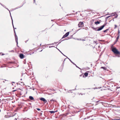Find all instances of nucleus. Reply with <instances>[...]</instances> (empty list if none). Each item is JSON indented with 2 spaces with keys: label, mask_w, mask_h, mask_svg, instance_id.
<instances>
[{
  "label": "nucleus",
  "mask_w": 120,
  "mask_h": 120,
  "mask_svg": "<svg viewBox=\"0 0 120 120\" xmlns=\"http://www.w3.org/2000/svg\"><path fill=\"white\" fill-rule=\"evenodd\" d=\"M91 28L94 30L96 31H99L103 29L104 27L102 26H100V27L96 28H94L93 27H91Z\"/></svg>",
  "instance_id": "nucleus-1"
},
{
  "label": "nucleus",
  "mask_w": 120,
  "mask_h": 120,
  "mask_svg": "<svg viewBox=\"0 0 120 120\" xmlns=\"http://www.w3.org/2000/svg\"><path fill=\"white\" fill-rule=\"evenodd\" d=\"M84 23L83 22H80L78 24V26L79 27L81 28L83 27L84 26Z\"/></svg>",
  "instance_id": "nucleus-2"
},
{
  "label": "nucleus",
  "mask_w": 120,
  "mask_h": 120,
  "mask_svg": "<svg viewBox=\"0 0 120 120\" xmlns=\"http://www.w3.org/2000/svg\"><path fill=\"white\" fill-rule=\"evenodd\" d=\"M118 50L115 47H114L112 50V51L114 53L116 54Z\"/></svg>",
  "instance_id": "nucleus-3"
},
{
  "label": "nucleus",
  "mask_w": 120,
  "mask_h": 120,
  "mask_svg": "<svg viewBox=\"0 0 120 120\" xmlns=\"http://www.w3.org/2000/svg\"><path fill=\"white\" fill-rule=\"evenodd\" d=\"M69 32H68L66 33L63 36L60 40H61L62 39L65 38L68 36L69 34Z\"/></svg>",
  "instance_id": "nucleus-4"
},
{
  "label": "nucleus",
  "mask_w": 120,
  "mask_h": 120,
  "mask_svg": "<svg viewBox=\"0 0 120 120\" xmlns=\"http://www.w3.org/2000/svg\"><path fill=\"white\" fill-rule=\"evenodd\" d=\"M39 99L41 101H43L44 103H46L47 102V100L44 98L41 97V98H39Z\"/></svg>",
  "instance_id": "nucleus-5"
},
{
  "label": "nucleus",
  "mask_w": 120,
  "mask_h": 120,
  "mask_svg": "<svg viewBox=\"0 0 120 120\" xmlns=\"http://www.w3.org/2000/svg\"><path fill=\"white\" fill-rule=\"evenodd\" d=\"M111 15H112L108 16L106 17V18H105V19L106 20V21H107L109 17H112L115 15V14H114L113 13H112L111 14Z\"/></svg>",
  "instance_id": "nucleus-6"
},
{
  "label": "nucleus",
  "mask_w": 120,
  "mask_h": 120,
  "mask_svg": "<svg viewBox=\"0 0 120 120\" xmlns=\"http://www.w3.org/2000/svg\"><path fill=\"white\" fill-rule=\"evenodd\" d=\"M69 61L71 62V63L74 65H75L76 67L80 70H81V68H79V67L77 66L70 59H69Z\"/></svg>",
  "instance_id": "nucleus-7"
},
{
  "label": "nucleus",
  "mask_w": 120,
  "mask_h": 120,
  "mask_svg": "<svg viewBox=\"0 0 120 120\" xmlns=\"http://www.w3.org/2000/svg\"><path fill=\"white\" fill-rule=\"evenodd\" d=\"M15 41H16V43H17V45H18V38H17V36L16 35V34H15Z\"/></svg>",
  "instance_id": "nucleus-8"
},
{
  "label": "nucleus",
  "mask_w": 120,
  "mask_h": 120,
  "mask_svg": "<svg viewBox=\"0 0 120 120\" xmlns=\"http://www.w3.org/2000/svg\"><path fill=\"white\" fill-rule=\"evenodd\" d=\"M88 73L87 72H85L84 73V75H83V77H84V75L85 76V77H87L88 76Z\"/></svg>",
  "instance_id": "nucleus-9"
},
{
  "label": "nucleus",
  "mask_w": 120,
  "mask_h": 120,
  "mask_svg": "<svg viewBox=\"0 0 120 120\" xmlns=\"http://www.w3.org/2000/svg\"><path fill=\"white\" fill-rule=\"evenodd\" d=\"M19 56L21 59H22L24 58V56L23 54H20Z\"/></svg>",
  "instance_id": "nucleus-10"
},
{
  "label": "nucleus",
  "mask_w": 120,
  "mask_h": 120,
  "mask_svg": "<svg viewBox=\"0 0 120 120\" xmlns=\"http://www.w3.org/2000/svg\"><path fill=\"white\" fill-rule=\"evenodd\" d=\"M63 67L62 66H61L58 70V71L61 72L63 69Z\"/></svg>",
  "instance_id": "nucleus-11"
},
{
  "label": "nucleus",
  "mask_w": 120,
  "mask_h": 120,
  "mask_svg": "<svg viewBox=\"0 0 120 120\" xmlns=\"http://www.w3.org/2000/svg\"><path fill=\"white\" fill-rule=\"evenodd\" d=\"M31 100H33L34 101H35V100L34 99V98L33 97L30 96V101Z\"/></svg>",
  "instance_id": "nucleus-12"
},
{
  "label": "nucleus",
  "mask_w": 120,
  "mask_h": 120,
  "mask_svg": "<svg viewBox=\"0 0 120 120\" xmlns=\"http://www.w3.org/2000/svg\"><path fill=\"white\" fill-rule=\"evenodd\" d=\"M107 24V22H106V20L105 19V23L102 26L104 28L106 25Z\"/></svg>",
  "instance_id": "nucleus-13"
},
{
  "label": "nucleus",
  "mask_w": 120,
  "mask_h": 120,
  "mask_svg": "<svg viewBox=\"0 0 120 120\" xmlns=\"http://www.w3.org/2000/svg\"><path fill=\"white\" fill-rule=\"evenodd\" d=\"M118 41V40H117L116 39V40L115 41H114V42L113 45H112V46H111V48H112V47L113 46V45L115 44Z\"/></svg>",
  "instance_id": "nucleus-14"
},
{
  "label": "nucleus",
  "mask_w": 120,
  "mask_h": 120,
  "mask_svg": "<svg viewBox=\"0 0 120 120\" xmlns=\"http://www.w3.org/2000/svg\"><path fill=\"white\" fill-rule=\"evenodd\" d=\"M94 23L96 25H97L98 24H100V22L98 21H96L94 22Z\"/></svg>",
  "instance_id": "nucleus-15"
},
{
  "label": "nucleus",
  "mask_w": 120,
  "mask_h": 120,
  "mask_svg": "<svg viewBox=\"0 0 120 120\" xmlns=\"http://www.w3.org/2000/svg\"><path fill=\"white\" fill-rule=\"evenodd\" d=\"M109 28H110V27H109V28H108L106 30H104L103 31V32H107V31L109 30Z\"/></svg>",
  "instance_id": "nucleus-16"
},
{
  "label": "nucleus",
  "mask_w": 120,
  "mask_h": 120,
  "mask_svg": "<svg viewBox=\"0 0 120 120\" xmlns=\"http://www.w3.org/2000/svg\"><path fill=\"white\" fill-rule=\"evenodd\" d=\"M101 68L103 69L104 70H106L107 69V68L106 67H101Z\"/></svg>",
  "instance_id": "nucleus-17"
},
{
  "label": "nucleus",
  "mask_w": 120,
  "mask_h": 120,
  "mask_svg": "<svg viewBox=\"0 0 120 120\" xmlns=\"http://www.w3.org/2000/svg\"><path fill=\"white\" fill-rule=\"evenodd\" d=\"M19 84L22 85H24V83H23L22 82H19Z\"/></svg>",
  "instance_id": "nucleus-18"
},
{
  "label": "nucleus",
  "mask_w": 120,
  "mask_h": 120,
  "mask_svg": "<svg viewBox=\"0 0 120 120\" xmlns=\"http://www.w3.org/2000/svg\"><path fill=\"white\" fill-rule=\"evenodd\" d=\"M56 43V42H55L54 43H51V44H48L47 45H54V44Z\"/></svg>",
  "instance_id": "nucleus-19"
},
{
  "label": "nucleus",
  "mask_w": 120,
  "mask_h": 120,
  "mask_svg": "<svg viewBox=\"0 0 120 120\" xmlns=\"http://www.w3.org/2000/svg\"><path fill=\"white\" fill-rule=\"evenodd\" d=\"M49 112L51 113H53L55 112H54V111H49Z\"/></svg>",
  "instance_id": "nucleus-20"
},
{
  "label": "nucleus",
  "mask_w": 120,
  "mask_h": 120,
  "mask_svg": "<svg viewBox=\"0 0 120 120\" xmlns=\"http://www.w3.org/2000/svg\"><path fill=\"white\" fill-rule=\"evenodd\" d=\"M58 50L59 51V52L63 54V55L65 56H66L64 54H63V53H62V52L59 49H58Z\"/></svg>",
  "instance_id": "nucleus-21"
},
{
  "label": "nucleus",
  "mask_w": 120,
  "mask_h": 120,
  "mask_svg": "<svg viewBox=\"0 0 120 120\" xmlns=\"http://www.w3.org/2000/svg\"><path fill=\"white\" fill-rule=\"evenodd\" d=\"M120 35H118L117 36L116 38V40H118H118L119 38Z\"/></svg>",
  "instance_id": "nucleus-22"
},
{
  "label": "nucleus",
  "mask_w": 120,
  "mask_h": 120,
  "mask_svg": "<svg viewBox=\"0 0 120 120\" xmlns=\"http://www.w3.org/2000/svg\"><path fill=\"white\" fill-rule=\"evenodd\" d=\"M116 54H118L120 55V52L118 50Z\"/></svg>",
  "instance_id": "nucleus-23"
},
{
  "label": "nucleus",
  "mask_w": 120,
  "mask_h": 120,
  "mask_svg": "<svg viewBox=\"0 0 120 120\" xmlns=\"http://www.w3.org/2000/svg\"><path fill=\"white\" fill-rule=\"evenodd\" d=\"M72 90H68V93H70V92L71 93H72V92L71 91Z\"/></svg>",
  "instance_id": "nucleus-24"
},
{
  "label": "nucleus",
  "mask_w": 120,
  "mask_h": 120,
  "mask_svg": "<svg viewBox=\"0 0 120 120\" xmlns=\"http://www.w3.org/2000/svg\"><path fill=\"white\" fill-rule=\"evenodd\" d=\"M10 16H11V19L12 23V24H13V19H12V16H11V13H10Z\"/></svg>",
  "instance_id": "nucleus-25"
},
{
  "label": "nucleus",
  "mask_w": 120,
  "mask_h": 120,
  "mask_svg": "<svg viewBox=\"0 0 120 120\" xmlns=\"http://www.w3.org/2000/svg\"><path fill=\"white\" fill-rule=\"evenodd\" d=\"M101 101L100 100H99V101H96V103H98H98H99V102H100V101Z\"/></svg>",
  "instance_id": "nucleus-26"
},
{
  "label": "nucleus",
  "mask_w": 120,
  "mask_h": 120,
  "mask_svg": "<svg viewBox=\"0 0 120 120\" xmlns=\"http://www.w3.org/2000/svg\"><path fill=\"white\" fill-rule=\"evenodd\" d=\"M12 24L13 26V28H14V32L15 34H16V33H15V29H14V28H14V25H13V23Z\"/></svg>",
  "instance_id": "nucleus-27"
},
{
  "label": "nucleus",
  "mask_w": 120,
  "mask_h": 120,
  "mask_svg": "<svg viewBox=\"0 0 120 120\" xmlns=\"http://www.w3.org/2000/svg\"><path fill=\"white\" fill-rule=\"evenodd\" d=\"M12 24L13 26V28H14V32L15 34H16V33H15V29H14V28H14V25H13V23Z\"/></svg>",
  "instance_id": "nucleus-28"
},
{
  "label": "nucleus",
  "mask_w": 120,
  "mask_h": 120,
  "mask_svg": "<svg viewBox=\"0 0 120 120\" xmlns=\"http://www.w3.org/2000/svg\"><path fill=\"white\" fill-rule=\"evenodd\" d=\"M120 31L119 30H118V35H120Z\"/></svg>",
  "instance_id": "nucleus-29"
},
{
  "label": "nucleus",
  "mask_w": 120,
  "mask_h": 120,
  "mask_svg": "<svg viewBox=\"0 0 120 120\" xmlns=\"http://www.w3.org/2000/svg\"><path fill=\"white\" fill-rule=\"evenodd\" d=\"M115 17L114 18H117V17L118 16V15L117 14H116V15H115Z\"/></svg>",
  "instance_id": "nucleus-30"
},
{
  "label": "nucleus",
  "mask_w": 120,
  "mask_h": 120,
  "mask_svg": "<svg viewBox=\"0 0 120 120\" xmlns=\"http://www.w3.org/2000/svg\"><path fill=\"white\" fill-rule=\"evenodd\" d=\"M67 38L68 39H68H69L72 38V37H68Z\"/></svg>",
  "instance_id": "nucleus-31"
},
{
  "label": "nucleus",
  "mask_w": 120,
  "mask_h": 120,
  "mask_svg": "<svg viewBox=\"0 0 120 120\" xmlns=\"http://www.w3.org/2000/svg\"><path fill=\"white\" fill-rule=\"evenodd\" d=\"M115 27L114 28V29H116L117 27V26L116 25H115Z\"/></svg>",
  "instance_id": "nucleus-32"
},
{
  "label": "nucleus",
  "mask_w": 120,
  "mask_h": 120,
  "mask_svg": "<svg viewBox=\"0 0 120 120\" xmlns=\"http://www.w3.org/2000/svg\"><path fill=\"white\" fill-rule=\"evenodd\" d=\"M68 40V39L67 38H65L64 39V40H62L61 41H64L65 40Z\"/></svg>",
  "instance_id": "nucleus-33"
},
{
  "label": "nucleus",
  "mask_w": 120,
  "mask_h": 120,
  "mask_svg": "<svg viewBox=\"0 0 120 120\" xmlns=\"http://www.w3.org/2000/svg\"><path fill=\"white\" fill-rule=\"evenodd\" d=\"M30 89H32L33 90H34V89H35V88L34 87H32L31 88V87H30Z\"/></svg>",
  "instance_id": "nucleus-34"
},
{
  "label": "nucleus",
  "mask_w": 120,
  "mask_h": 120,
  "mask_svg": "<svg viewBox=\"0 0 120 120\" xmlns=\"http://www.w3.org/2000/svg\"><path fill=\"white\" fill-rule=\"evenodd\" d=\"M31 50H30V55L31 54V53L32 54H33L34 53V52H32V51H31Z\"/></svg>",
  "instance_id": "nucleus-35"
},
{
  "label": "nucleus",
  "mask_w": 120,
  "mask_h": 120,
  "mask_svg": "<svg viewBox=\"0 0 120 120\" xmlns=\"http://www.w3.org/2000/svg\"><path fill=\"white\" fill-rule=\"evenodd\" d=\"M81 110H80L79 111H76V112H75V113H78V112H80V111Z\"/></svg>",
  "instance_id": "nucleus-36"
},
{
  "label": "nucleus",
  "mask_w": 120,
  "mask_h": 120,
  "mask_svg": "<svg viewBox=\"0 0 120 120\" xmlns=\"http://www.w3.org/2000/svg\"><path fill=\"white\" fill-rule=\"evenodd\" d=\"M36 109L38 111H39L40 110V109L39 108H37Z\"/></svg>",
  "instance_id": "nucleus-37"
},
{
  "label": "nucleus",
  "mask_w": 120,
  "mask_h": 120,
  "mask_svg": "<svg viewBox=\"0 0 120 120\" xmlns=\"http://www.w3.org/2000/svg\"><path fill=\"white\" fill-rule=\"evenodd\" d=\"M49 48H51V47H54V46H49Z\"/></svg>",
  "instance_id": "nucleus-38"
},
{
  "label": "nucleus",
  "mask_w": 120,
  "mask_h": 120,
  "mask_svg": "<svg viewBox=\"0 0 120 120\" xmlns=\"http://www.w3.org/2000/svg\"><path fill=\"white\" fill-rule=\"evenodd\" d=\"M78 30H75V33H76L77 32H78Z\"/></svg>",
  "instance_id": "nucleus-39"
},
{
  "label": "nucleus",
  "mask_w": 120,
  "mask_h": 120,
  "mask_svg": "<svg viewBox=\"0 0 120 120\" xmlns=\"http://www.w3.org/2000/svg\"><path fill=\"white\" fill-rule=\"evenodd\" d=\"M51 101H55L54 100H53V99H52V100H51Z\"/></svg>",
  "instance_id": "nucleus-40"
},
{
  "label": "nucleus",
  "mask_w": 120,
  "mask_h": 120,
  "mask_svg": "<svg viewBox=\"0 0 120 120\" xmlns=\"http://www.w3.org/2000/svg\"><path fill=\"white\" fill-rule=\"evenodd\" d=\"M84 28H83V29L82 28H79V29L78 30L79 31V30H80L81 29H84Z\"/></svg>",
  "instance_id": "nucleus-41"
},
{
  "label": "nucleus",
  "mask_w": 120,
  "mask_h": 120,
  "mask_svg": "<svg viewBox=\"0 0 120 120\" xmlns=\"http://www.w3.org/2000/svg\"><path fill=\"white\" fill-rule=\"evenodd\" d=\"M103 103V102L101 101H100V102H99V103H98V104H99V103H101L102 104Z\"/></svg>",
  "instance_id": "nucleus-42"
},
{
  "label": "nucleus",
  "mask_w": 120,
  "mask_h": 120,
  "mask_svg": "<svg viewBox=\"0 0 120 120\" xmlns=\"http://www.w3.org/2000/svg\"><path fill=\"white\" fill-rule=\"evenodd\" d=\"M114 13V14H115V15H116V14H117V13H116V12H114V13Z\"/></svg>",
  "instance_id": "nucleus-43"
},
{
  "label": "nucleus",
  "mask_w": 120,
  "mask_h": 120,
  "mask_svg": "<svg viewBox=\"0 0 120 120\" xmlns=\"http://www.w3.org/2000/svg\"><path fill=\"white\" fill-rule=\"evenodd\" d=\"M5 81H8L7 80H4V81H3V82H4V83L5 82Z\"/></svg>",
  "instance_id": "nucleus-44"
},
{
  "label": "nucleus",
  "mask_w": 120,
  "mask_h": 120,
  "mask_svg": "<svg viewBox=\"0 0 120 120\" xmlns=\"http://www.w3.org/2000/svg\"><path fill=\"white\" fill-rule=\"evenodd\" d=\"M95 19H92V20H91V21H92V22H93L94 21V20Z\"/></svg>",
  "instance_id": "nucleus-45"
},
{
  "label": "nucleus",
  "mask_w": 120,
  "mask_h": 120,
  "mask_svg": "<svg viewBox=\"0 0 120 120\" xmlns=\"http://www.w3.org/2000/svg\"><path fill=\"white\" fill-rule=\"evenodd\" d=\"M67 59V58H65L64 59V61H63V63H64L65 61V60L66 59Z\"/></svg>",
  "instance_id": "nucleus-46"
},
{
  "label": "nucleus",
  "mask_w": 120,
  "mask_h": 120,
  "mask_svg": "<svg viewBox=\"0 0 120 120\" xmlns=\"http://www.w3.org/2000/svg\"><path fill=\"white\" fill-rule=\"evenodd\" d=\"M99 22H100H100H101V20H99Z\"/></svg>",
  "instance_id": "nucleus-47"
},
{
  "label": "nucleus",
  "mask_w": 120,
  "mask_h": 120,
  "mask_svg": "<svg viewBox=\"0 0 120 120\" xmlns=\"http://www.w3.org/2000/svg\"><path fill=\"white\" fill-rule=\"evenodd\" d=\"M68 113H66V115H68Z\"/></svg>",
  "instance_id": "nucleus-48"
},
{
  "label": "nucleus",
  "mask_w": 120,
  "mask_h": 120,
  "mask_svg": "<svg viewBox=\"0 0 120 120\" xmlns=\"http://www.w3.org/2000/svg\"><path fill=\"white\" fill-rule=\"evenodd\" d=\"M40 115L41 116L42 115V113H40Z\"/></svg>",
  "instance_id": "nucleus-49"
},
{
  "label": "nucleus",
  "mask_w": 120,
  "mask_h": 120,
  "mask_svg": "<svg viewBox=\"0 0 120 120\" xmlns=\"http://www.w3.org/2000/svg\"><path fill=\"white\" fill-rule=\"evenodd\" d=\"M35 2V0H34V3Z\"/></svg>",
  "instance_id": "nucleus-50"
},
{
  "label": "nucleus",
  "mask_w": 120,
  "mask_h": 120,
  "mask_svg": "<svg viewBox=\"0 0 120 120\" xmlns=\"http://www.w3.org/2000/svg\"><path fill=\"white\" fill-rule=\"evenodd\" d=\"M90 118V116H87V119L88 118Z\"/></svg>",
  "instance_id": "nucleus-51"
},
{
  "label": "nucleus",
  "mask_w": 120,
  "mask_h": 120,
  "mask_svg": "<svg viewBox=\"0 0 120 120\" xmlns=\"http://www.w3.org/2000/svg\"><path fill=\"white\" fill-rule=\"evenodd\" d=\"M117 56L118 57H120V56H119V55H117Z\"/></svg>",
  "instance_id": "nucleus-52"
},
{
  "label": "nucleus",
  "mask_w": 120,
  "mask_h": 120,
  "mask_svg": "<svg viewBox=\"0 0 120 120\" xmlns=\"http://www.w3.org/2000/svg\"><path fill=\"white\" fill-rule=\"evenodd\" d=\"M11 52H14V51L13 50H12L11 51Z\"/></svg>",
  "instance_id": "nucleus-53"
},
{
  "label": "nucleus",
  "mask_w": 120,
  "mask_h": 120,
  "mask_svg": "<svg viewBox=\"0 0 120 120\" xmlns=\"http://www.w3.org/2000/svg\"><path fill=\"white\" fill-rule=\"evenodd\" d=\"M98 103H96V104H95V105H97L98 104Z\"/></svg>",
  "instance_id": "nucleus-54"
},
{
  "label": "nucleus",
  "mask_w": 120,
  "mask_h": 120,
  "mask_svg": "<svg viewBox=\"0 0 120 120\" xmlns=\"http://www.w3.org/2000/svg\"><path fill=\"white\" fill-rule=\"evenodd\" d=\"M76 88H75V89H73V90H76Z\"/></svg>",
  "instance_id": "nucleus-55"
},
{
  "label": "nucleus",
  "mask_w": 120,
  "mask_h": 120,
  "mask_svg": "<svg viewBox=\"0 0 120 120\" xmlns=\"http://www.w3.org/2000/svg\"><path fill=\"white\" fill-rule=\"evenodd\" d=\"M82 41H85V39H82Z\"/></svg>",
  "instance_id": "nucleus-56"
},
{
  "label": "nucleus",
  "mask_w": 120,
  "mask_h": 120,
  "mask_svg": "<svg viewBox=\"0 0 120 120\" xmlns=\"http://www.w3.org/2000/svg\"><path fill=\"white\" fill-rule=\"evenodd\" d=\"M34 73H33V72L32 73V75H34Z\"/></svg>",
  "instance_id": "nucleus-57"
},
{
  "label": "nucleus",
  "mask_w": 120,
  "mask_h": 120,
  "mask_svg": "<svg viewBox=\"0 0 120 120\" xmlns=\"http://www.w3.org/2000/svg\"><path fill=\"white\" fill-rule=\"evenodd\" d=\"M103 16H101V17H99L98 18H101V17H103Z\"/></svg>",
  "instance_id": "nucleus-58"
},
{
  "label": "nucleus",
  "mask_w": 120,
  "mask_h": 120,
  "mask_svg": "<svg viewBox=\"0 0 120 120\" xmlns=\"http://www.w3.org/2000/svg\"><path fill=\"white\" fill-rule=\"evenodd\" d=\"M82 75V74H81L80 75V76H81Z\"/></svg>",
  "instance_id": "nucleus-59"
},
{
  "label": "nucleus",
  "mask_w": 120,
  "mask_h": 120,
  "mask_svg": "<svg viewBox=\"0 0 120 120\" xmlns=\"http://www.w3.org/2000/svg\"><path fill=\"white\" fill-rule=\"evenodd\" d=\"M81 94L82 95V93H80L79 95Z\"/></svg>",
  "instance_id": "nucleus-60"
},
{
  "label": "nucleus",
  "mask_w": 120,
  "mask_h": 120,
  "mask_svg": "<svg viewBox=\"0 0 120 120\" xmlns=\"http://www.w3.org/2000/svg\"><path fill=\"white\" fill-rule=\"evenodd\" d=\"M76 12V13H75V14H77V12Z\"/></svg>",
  "instance_id": "nucleus-61"
},
{
  "label": "nucleus",
  "mask_w": 120,
  "mask_h": 120,
  "mask_svg": "<svg viewBox=\"0 0 120 120\" xmlns=\"http://www.w3.org/2000/svg\"><path fill=\"white\" fill-rule=\"evenodd\" d=\"M112 20L113 21H114V19H113Z\"/></svg>",
  "instance_id": "nucleus-62"
},
{
  "label": "nucleus",
  "mask_w": 120,
  "mask_h": 120,
  "mask_svg": "<svg viewBox=\"0 0 120 120\" xmlns=\"http://www.w3.org/2000/svg\"><path fill=\"white\" fill-rule=\"evenodd\" d=\"M51 21H53V20H51Z\"/></svg>",
  "instance_id": "nucleus-63"
},
{
  "label": "nucleus",
  "mask_w": 120,
  "mask_h": 120,
  "mask_svg": "<svg viewBox=\"0 0 120 120\" xmlns=\"http://www.w3.org/2000/svg\"><path fill=\"white\" fill-rule=\"evenodd\" d=\"M17 119L16 118H15L14 120H16Z\"/></svg>",
  "instance_id": "nucleus-64"
}]
</instances>
